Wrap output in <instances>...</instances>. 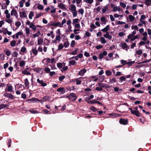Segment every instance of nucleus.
I'll return each instance as SVG.
<instances>
[{
	"label": "nucleus",
	"instance_id": "nucleus-4",
	"mask_svg": "<svg viewBox=\"0 0 151 151\" xmlns=\"http://www.w3.org/2000/svg\"><path fill=\"white\" fill-rule=\"evenodd\" d=\"M123 49H127L126 50L127 51L128 49L129 48V46H128L126 43L124 42H122L121 43L120 45Z\"/></svg>",
	"mask_w": 151,
	"mask_h": 151
},
{
	"label": "nucleus",
	"instance_id": "nucleus-26",
	"mask_svg": "<svg viewBox=\"0 0 151 151\" xmlns=\"http://www.w3.org/2000/svg\"><path fill=\"white\" fill-rule=\"evenodd\" d=\"M145 4L147 6H150L151 4V0H145Z\"/></svg>",
	"mask_w": 151,
	"mask_h": 151
},
{
	"label": "nucleus",
	"instance_id": "nucleus-56",
	"mask_svg": "<svg viewBox=\"0 0 151 151\" xmlns=\"http://www.w3.org/2000/svg\"><path fill=\"white\" fill-rule=\"evenodd\" d=\"M120 80L121 82H122L123 81H125L126 80V78L124 76H121L120 78Z\"/></svg>",
	"mask_w": 151,
	"mask_h": 151
},
{
	"label": "nucleus",
	"instance_id": "nucleus-51",
	"mask_svg": "<svg viewBox=\"0 0 151 151\" xmlns=\"http://www.w3.org/2000/svg\"><path fill=\"white\" fill-rule=\"evenodd\" d=\"M65 78V76H61L59 78V81H61L63 80Z\"/></svg>",
	"mask_w": 151,
	"mask_h": 151
},
{
	"label": "nucleus",
	"instance_id": "nucleus-37",
	"mask_svg": "<svg viewBox=\"0 0 151 151\" xmlns=\"http://www.w3.org/2000/svg\"><path fill=\"white\" fill-rule=\"evenodd\" d=\"M10 45L12 47H14L16 44V41L15 40L11 41L10 43Z\"/></svg>",
	"mask_w": 151,
	"mask_h": 151
},
{
	"label": "nucleus",
	"instance_id": "nucleus-59",
	"mask_svg": "<svg viewBox=\"0 0 151 151\" xmlns=\"http://www.w3.org/2000/svg\"><path fill=\"white\" fill-rule=\"evenodd\" d=\"M79 21V19H74L73 20V22H72V24H74V23H77Z\"/></svg>",
	"mask_w": 151,
	"mask_h": 151
},
{
	"label": "nucleus",
	"instance_id": "nucleus-25",
	"mask_svg": "<svg viewBox=\"0 0 151 151\" xmlns=\"http://www.w3.org/2000/svg\"><path fill=\"white\" fill-rule=\"evenodd\" d=\"M8 104H1L0 105V110L5 108L7 106H8Z\"/></svg>",
	"mask_w": 151,
	"mask_h": 151
},
{
	"label": "nucleus",
	"instance_id": "nucleus-43",
	"mask_svg": "<svg viewBox=\"0 0 151 151\" xmlns=\"http://www.w3.org/2000/svg\"><path fill=\"white\" fill-rule=\"evenodd\" d=\"M26 51V48L24 46L22 47L20 49V51L22 52H25Z\"/></svg>",
	"mask_w": 151,
	"mask_h": 151
},
{
	"label": "nucleus",
	"instance_id": "nucleus-13",
	"mask_svg": "<svg viewBox=\"0 0 151 151\" xmlns=\"http://www.w3.org/2000/svg\"><path fill=\"white\" fill-rule=\"evenodd\" d=\"M109 25H107L106 27H104V28L101 29V31L104 32H105L108 31V30H109L110 29L109 28Z\"/></svg>",
	"mask_w": 151,
	"mask_h": 151
},
{
	"label": "nucleus",
	"instance_id": "nucleus-44",
	"mask_svg": "<svg viewBox=\"0 0 151 151\" xmlns=\"http://www.w3.org/2000/svg\"><path fill=\"white\" fill-rule=\"evenodd\" d=\"M75 41L74 40H73L70 43V46L72 47H73L75 45Z\"/></svg>",
	"mask_w": 151,
	"mask_h": 151
},
{
	"label": "nucleus",
	"instance_id": "nucleus-41",
	"mask_svg": "<svg viewBox=\"0 0 151 151\" xmlns=\"http://www.w3.org/2000/svg\"><path fill=\"white\" fill-rule=\"evenodd\" d=\"M106 74L107 76H110L112 74V72L110 70H107L106 71Z\"/></svg>",
	"mask_w": 151,
	"mask_h": 151
},
{
	"label": "nucleus",
	"instance_id": "nucleus-3",
	"mask_svg": "<svg viewBox=\"0 0 151 151\" xmlns=\"http://www.w3.org/2000/svg\"><path fill=\"white\" fill-rule=\"evenodd\" d=\"M3 96L5 97H6L9 99H11L12 100H13L15 99V97L11 93H4L3 94Z\"/></svg>",
	"mask_w": 151,
	"mask_h": 151
},
{
	"label": "nucleus",
	"instance_id": "nucleus-20",
	"mask_svg": "<svg viewBox=\"0 0 151 151\" xmlns=\"http://www.w3.org/2000/svg\"><path fill=\"white\" fill-rule=\"evenodd\" d=\"M63 65H65V63H63ZM63 63H57V67L60 68H62L63 66Z\"/></svg>",
	"mask_w": 151,
	"mask_h": 151
},
{
	"label": "nucleus",
	"instance_id": "nucleus-39",
	"mask_svg": "<svg viewBox=\"0 0 151 151\" xmlns=\"http://www.w3.org/2000/svg\"><path fill=\"white\" fill-rule=\"evenodd\" d=\"M4 59V53L0 54V60H3Z\"/></svg>",
	"mask_w": 151,
	"mask_h": 151
},
{
	"label": "nucleus",
	"instance_id": "nucleus-14",
	"mask_svg": "<svg viewBox=\"0 0 151 151\" xmlns=\"http://www.w3.org/2000/svg\"><path fill=\"white\" fill-rule=\"evenodd\" d=\"M96 101L97 100L95 99H93L91 100H86V101L87 103L90 104H96Z\"/></svg>",
	"mask_w": 151,
	"mask_h": 151
},
{
	"label": "nucleus",
	"instance_id": "nucleus-64",
	"mask_svg": "<svg viewBox=\"0 0 151 151\" xmlns=\"http://www.w3.org/2000/svg\"><path fill=\"white\" fill-rule=\"evenodd\" d=\"M11 52L9 50H8L6 52V54L8 56H9L11 54Z\"/></svg>",
	"mask_w": 151,
	"mask_h": 151
},
{
	"label": "nucleus",
	"instance_id": "nucleus-32",
	"mask_svg": "<svg viewBox=\"0 0 151 151\" xmlns=\"http://www.w3.org/2000/svg\"><path fill=\"white\" fill-rule=\"evenodd\" d=\"M26 64V62L24 60L20 61L19 65L20 67H23Z\"/></svg>",
	"mask_w": 151,
	"mask_h": 151
},
{
	"label": "nucleus",
	"instance_id": "nucleus-35",
	"mask_svg": "<svg viewBox=\"0 0 151 151\" xmlns=\"http://www.w3.org/2000/svg\"><path fill=\"white\" fill-rule=\"evenodd\" d=\"M23 32H19L15 34L16 38L18 39L19 38V35H22Z\"/></svg>",
	"mask_w": 151,
	"mask_h": 151
},
{
	"label": "nucleus",
	"instance_id": "nucleus-50",
	"mask_svg": "<svg viewBox=\"0 0 151 151\" xmlns=\"http://www.w3.org/2000/svg\"><path fill=\"white\" fill-rule=\"evenodd\" d=\"M136 53L137 54L141 55L142 52V50H137L136 52Z\"/></svg>",
	"mask_w": 151,
	"mask_h": 151
},
{
	"label": "nucleus",
	"instance_id": "nucleus-11",
	"mask_svg": "<svg viewBox=\"0 0 151 151\" xmlns=\"http://www.w3.org/2000/svg\"><path fill=\"white\" fill-rule=\"evenodd\" d=\"M86 72V69H82L78 72V74L80 76H83L84 73Z\"/></svg>",
	"mask_w": 151,
	"mask_h": 151
},
{
	"label": "nucleus",
	"instance_id": "nucleus-7",
	"mask_svg": "<svg viewBox=\"0 0 151 151\" xmlns=\"http://www.w3.org/2000/svg\"><path fill=\"white\" fill-rule=\"evenodd\" d=\"M57 91L58 92H60V93L63 94L65 93V91L64 90V88L63 87H60L58 88L57 90Z\"/></svg>",
	"mask_w": 151,
	"mask_h": 151
},
{
	"label": "nucleus",
	"instance_id": "nucleus-52",
	"mask_svg": "<svg viewBox=\"0 0 151 151\" xmlns=\"http://www.w3.org/2000/svg\"><path fill=\"white\" fill-rule=\"evenodd\" d=\"M120 5L122 7L124 8H125L126 6V5H125V4L124 3L122 2H120L119 3Z\"/></svg>",
	"mask_w": 151,
	"mask_h": 151
},
{
	"label": "nucleus",
	"instance_id": "nucleus-15",
	"mask_svg": "<svg viewBox=\"0 0 151 151\" xmlns=\"http://www.w3.org/2000/svg\"><path fill=\"white\" fill-rule=\"evenodd\" d=\"M132 114L134 115L137 117H139L140 116V113L138 111H134Z\"/></svg>",
	"mask_w": 151,
	"mask_h": 151
},
{
	"label": "nucleus",
	"instance_id": "nucleus-6",
	"mask_svg": "<svg viewBox=\"0 0 151 151\" xmlns=\"http://www.w3.org/2000/svg\"><path fill=\"white\" fill-rule=\"evenodd\" d=\"M51 60V59L49 58H44L42 61V63L45 65H47L50 63Z\"/></svg>",
	"mask_w": 151,
	"mask_h": 151
},
{
	"label": "nucleus",
	"instance_id": "nucleus-62",
	"mask_svg": "<svg viewBox=\"0 0 151 151\" xmlns=\"http://www.w3.org/2000/svg\"><path fill=\"white\" fill-rule=\"evenodd\" d=\"M29 111L32 114H36V113H38L39 112L36 110H29Z\"/></svg>",
	"mask_w": 151,
	"mask_h": 151
},
{
	"label": "nucleus",
	"instance_id": "nucleus-12",
	"mask_svg": "<svg viewBox=\"0 0 151 151\" xmlns=\"http://www.w3.org/2000/svg\"><path fill=\"white\" fill-rule=\"evenodd\" d=\"M108 5L107 4L106 6L103 7V8L102 9V12L103 13H104L106 12L107 10L108 9Z\"/></svg>",
	"mask_w": 151,
	"mask_h": 151
},
{
	"label": "nucleus",
	"instance_id": "nucleus-27",
	"mask_svg": "<svg viewBox=\"0 0 151 151\" xmlns=\"http://www.w3.org/2000/svg\"><path fill=\"white\" fill-rule=\"evenodd\" d=\"M8 32V30L7 28H2L1 32H2L4 33V34L6 35L7 33Z\"/></svg>",
	"mask_w": 151,
	"mask_h": 151
},
{
	"label": "nucleus",
	"instance_id": "nucleus-23",
	"mask_svg": "<svg viewBox=\"0 0 151 151\" xmlns=\"http://www.w3.org/2000/svg\"><path fill=\"white\" fill-rule=\"evenodd\" d=\"M76 64V61L74 60H70L69 61V66H70V65H75Z\"/></svg>",
	"mask_w": 151,
	"mask_h": 151
},
{
	"label": "nucleus",
	"instance_id": "nucleus-54",
	"mask_svg": "<svg viewBox=\"0 0 151 151\" xmlns=\"http://www.w3.org/2000/svg\"><path fill=\"white\" fill-rule=\"evenodd\" d=\"M44 71L46 73H50V69L49 68L47 67V68H45L44 69Z\"/></svg>",
	"mask_w": 151,
	"mask_h": 151
},
{
	"label": "nucleus",
	"instance_id": "nucleus-22",
	"mask_svg": "<svg viewBox=\"0 0 151 151\" xmlns=\"http://www.w3.org/2000/svg\"><path fill=\"white\" fill-rule=\"evenodd\" d=\"M101 7L100 6H98L96 8H95L93 9L94 12H96V13H98L100 11Z\"/></svg>",
	"mask_w": 151,
	"mask_h": 151
},
{
	"label": "nucleus",
	"instance_id": "nucleus-48",
	"mask_svg": "<svg viewBox=\"0 0 151 151\" xmlns=\"http://www.w3.org/2000/svg\"><path fill=\"white\" fill-rule=\"evenodd\" d=\"M63 48V45L62 44H60L58 46V49L57 50H61Z\"/></svg>",
	"mask_w": 151,
	"mask_h": 151
},
{
	"label": "nucleus",
	"instance_id": "nucleus-58",
	"mask_svg": "<svg viewBox=\"0 0 151 151\" xmlns=\"http://www.w3.org/2000/svg\"><path fill=\"white\" fill-rule=\"evenodd\" d=\"M138 35H137L135 36V37H133V38L131 39V41H133L135 39H137L138 38Z\"/></svg>",
	"mask_w": 151,
	"mask_h": 151
},
{
	"label": "nucleus",
	"instance_id": "nucleus-45",
	"mask_svg": "<svg viewBox=\"0 0 151 151\" xmlns=\"http://www.w3.org/2000/svg\"><path fill=\"white\" fill-rule=\"evenodd\" d=\"M25 85L26 86H27L29 85V83L28 80L27 78H26L25 80Z\"/></svg>",
	"mask_w": 151,
	"mask_h": 151
},
{
	"label": "nucleus",
	"instance_id": "nucleus-36",
	"mask_svg": "<svg viewBox=\"0 0 151 151\" xmlns=\"http://www.w3.org/2000/svg\"><path fill=\"white\" fill-rule=\"evenodd\" d=\"M121 63H122V66H124V65H125L126 64H127V61L126 60H120Z\"/></svg>",
	"mask_w": 151,
	"mask_h": 151
},
{
	"label": "nucleus",
	"instance_id": "nucleus-10",
	"mask_svg": "<svg viewBox=\"0 0 151 151\" xmlns=\"http://www.w3.org/2000/svg\"><path fill=\"white\" fill-rule=\"evenodd\" d=\"M37 81L39 83L41 84L42 86H45L47 85V84L43 82V80H40L39 78L37 79Z\"/></svg>",
	"mask_w": 151,
	"mask_h": 151
},
{
	"label": "nucleus",
	"instance_id": "nucleus-40",
	"mask_svg": "<svg viewBox=\"0 0 151 151\" xmlns=\"http://www.w3.org/2000/svg\"><path fill=\"white\" fill-rule=\"evenodd\" d=\"M106 18L104 16L100 18L101 21V22H105L104 23V24H106Z\"/></svg>",
	"mask_w": 151,
	"mask_h": 151
},
{
	"label": "nucleus",
	"instance_id": "nucleus-33",
	"mask_svg": "<svg viewBox=\"0 0 151 151\" xmlns=\"http://www.w3.org/2000/svg\"><path fill=\"white\" fill-rule=\"evenodd\" d=\"M100 40L102 43H105L106 42V41L105 39L103 37H101L100 38Z\"/></svg>",
	"mask_w": 151,
	"mask_h": 151
},
{
	"label": "nucleus",
	"instance_id": "nucleus-16",
	"mask_svg": "<svg viewBox=\"0 0 151 151\" xmlns=\"http://www.w3.org/2000/svg\"><path fill=\"white\" fill-rule=\"evenodd\" d=\"M19 15L21 17H27L26 13L24 12H19Z\"/></svg>",
	"mask_w": 151,
	"mask_h": 151
},
{
	"label": "nucleus",
	"instance_id": "nucleus-49",
	"mask_svg": "<svg viewBox=\"0 0 151 151\" xmlns=\"http://www.w3.org/2000/svg\"><path fill=\"white\" fill-rule=\"evenodd\" d=\"M12 87L11 86H8V88H7V91L8 92H10L12 91Z\"/></svg>",
	"mask_w": 151,
	"mask_h": 151
},
{
	"label": "nucleus",
	"instance_id": "nucleus-18",
	"mask_svg": "<svg viewBox=\"0 0 151 151\" xmlns=\"http://www.w3.org/2000/svg\"><path fill=\"white\" fill-rule=\"evenodd\" d=\"M58 6L59 8H60L62 9H66V8L65 7L63 3H59L58 4Z\"/></svg>",
	"mask_w": 151,
	"mask_h": 151
},
{
	"label": "nucleus",
	"instance_id": "nucleus-5",
	"mask_svg": "<svg viewBox=\"0 0 151 151\" xmlns=\"http://www.w3.org/2000/svg\"><path fill=\"white\" fill-rule=\"evenodd\" d=\"M71 97L73 98V101H75L76 100V97L75 93H71L70 94V95L69 96H67L66 97V98H68L70 99H71Z\"/></svg>",
	"mask_w": 151,
	"mask_h": 151
},
{
	"label": "nucleus",
	"instance_id": "nucleus-42",
	"mask_svg": "<svg viewBox=\"0 0 151 151\" xmlns=\"http://www.w3.org/2000/svg\"><path fill=\"white\" fill-rule=\"evenodd\" d=\"M34 15V13L32 12H30L29 15V19H32V17Z\"/></svg>",
	"mask_w": 151,
	"mask_h": 151
},
{
	"label": "nucleus",
	"instance_id": "nucleus-17",
	"mask_svg": "<svg viewBox=\"0 0 151 151\" xmlns=\"http://www.w3.org/2000/svg\"><path fill=\"white\" fill-rule=\"evenodd\" d=\"M42 70V68L39 67H35L33 68V71L39 73Z\"/></svg>",
	"mask_w": 151,
	"mask_h": 151
},
{
	"label": "nucleus",
	"instance_id": "nucleus-55",
	"mask_svg": "<svg viewBox=\"0 0 151 151\" xmlns=\"http://www.w3.org/2000/svg\"><path fill=\"white\" fill-rule=\"evenodd\" d=\"M12 55L14 56V57H17V56L18 53L17 52L14 51L12 53Z\"/></svg>",
	"mask_w": 151,
	"mask_h": 151
},
{
	"label": "nucleus",
	"instance_id": "nucleus-34",
	"mask_svg": "<svg viewBox=\"0 0 151 151\" xmlns=\"http://www.w3.org/2000/svg\"><path fill=\"white\" fill-rule=\"evenodd\" d=\"M22 73L24 75H30L31 74V73L30 72L26 71V70H24L22 72Z\"/></svg>",
	"mask_w": 151,
	"mask_h": 151
},
{
	"label": "nucleus",
	"instance_id": "nucleus-21",
	"mask_svg": "<svg viewBox=\"0 0 151 151\" xmlns=\"http://www.w3.org/2000/svg\"><path fill=\"white\" fill-rule=\"evenodd\" d=\"M17 12L16 11V10L13 9L12 10L11 12V15H14L16 16L17 14Z\"/></svg>",
	"mask_w": 151,
	"mask_h": 151
},
{
	"label": "nucleus",
	"instance_id": "nucleus-30",
	"mask_svg": "<svg viewBox=\"0 0 151 151\" xmlns=\"http://www.w3.org/2000/svg\"><path fill=\"white\" fill-rule=\"evenodd\" d=\"M63 45L65 47H67L69 46V42L68 41L65 42L63 43Z\"/></svg>",
	"mask_w": 151,
	"mask_h": 151
},
{
	"label": "nucleus",
	"instance_id": "nucleus-29",
	"mask_svg": "<svg viewBox=\"0 0 151 151\" xmlns=\"http://www.w3.org/2000/svg\"><path fill=\"white\" fill-rule=\"evenodd\" d=\"M25 0H21L19 1V6L22 8L23 7V4L25 2Z\"/></svg>",
	"mask_w": 151,
	"mask_h": 151
},
{
	"label": "nucleus",
	"instance_id": "nucleus-47",
	"mask_svg": "<svg viewBox=\"0 0 151 151\" xmlns=\"http://www.w3.org/2000/svg\"><path fill=\"white\" fill-rule=\"evenodd\" d=\"M50 99V97L49 96H45L43 97L42 98V99L44 100H47V101H49Z\"/></svg>",
	"mask_w": 151,
	"mask_h": 151
},
{
	"label": "nucleus",
	"instance_id": "nucleus-61",
	"mask_svg": "<svg viewBox=\"0 0 151 151\" xmlns=\"http://www.w3.org/2000/svg\"><path fill=\"white\" fill-rule=\"evenodd\" d=\"M86 3L90 4H91L93 3V0H84Z\"/></svg>",
	"mask_w": 151,
	"mask_h": 151
},
{
	"label": "nucleus",
	"instance_id": "nucleus-24",
	"mask_svg": "<svg viewBox=\"0 0 151 151\" xmlns=\"http://www.w3.org/2000/svg\"><path fill=\"white\" fill-rule=\"evenodd\" d=\"M32 53L34 55H37L38 52L36 49V47H35V48L32 49Z\"/></svg>",
	"mask_w": 151,
	"mask_h": 151
},
{
	"label": "nucleus",
	"instance_id": "nucleus-9",
	"mask_svg": "<svg viewBox=\"0 0 151 151\" xmlns=\"http://www.w3.org/2000/svg\"><path fill=\"white\" fill-rule=\"evenodd\" d=\"M98 85L99 86H100V87H101L102 88L105 87L106 88H107L108 87L106 83H97V85H96V86Z\"/></svg>",
	"mask_w": 151,
	"mask_h": 151
},
{
	"label": "nucleus",
	"instance_id": "nucleus-63",
	"mask_svg": "<svg viewBox=\"0 0 151 151\" xmlns=\"http://www.w3.org/2000/svg\"><path fill=\"white\" fill-rule=\"evenodd\" d=\"M37 8L39 9L42 10L43 9L44 7L42 5H39L38 6Z\"/></svg>",
	"mask_w": 151,
	"mask_h": 151
},
{
	"label": "nucleus",
	"instance_id": "nucleus-57",
	"mask_svg": "<svg viewBox=\"0 0 151 151\" xmlns=\"http://www.w3.org/2000/svg\"><path fill=\"white\" fill-rule=\"evenodd\" d=\"M110 81L111 83H113H113H115V82H116V80L114 78L111 79H110Z\"/></svg>",
	"mask_w": 151,
	"mask_h": 151
},
{
	"label": "nucleus",
	"instance_id": "nucleus-38",
	"mask_svg": "<svg viewBox=\"0 0 151 151\" xmlns=\"http://www.w3.org/2000/svg\"><path fill=\"white\" fill-rule=\"evenodd\" d=\"M43 42V40L42 39H39L38 40L37 44L38 45H40L42 44Z\"/></svg>",
	"mask_w": 151,
	"mask_h": 151
},
{
	"label": "nucleus",
	"instance_id": "nucleus-1",
	"mask_svg": "<svg viewBox=\"0 0 151 151\" xmlns=\"http://www.w3.org/2000/svg\"><path fill=\"white\" fill-rule=\"evenodd\" d=\"M26 101L27 102L29 103L33 102H39L42 103L43 102H44V101H43L41 99H38L35 98H32L31 99H28Z\"/></svg>",
	"mask_w": 151,
	"mask_h": 151
},
{
	"label": "nucleus",
	"instance_id": "nucleus-8",
	"mask_svg": "<svg viewBox=\"0 0 151 151\" xmlns=\"http://www.w3.org/2000/svg\"><path fill=\"white\" fill-rule=\"evenodd\" d=\"M83 79L82 77H80L79 78L75 79V80H76V84L77 85H80L81 83V79Z\"/></svg>",
	"mask_w": 151,
	"mask_h": 151
},
{
	"label": "nucleus",
	"instance_id": "nucleus-19",
	"mask_svg": "<svg viewBox=\"0 0 151 151\" xmlns=\"http://www.w3.org/2000/svg\"><path fill=\"white\" fill-rule=\"evenodd\" d=\"M70 6L71 7L70 9L72 12L76 11V6L74 4H71L70 5Z\"/></svg>",
	"mask_w": 151,
	"mask_h": 151
},
{
	"label": "nucleus",
	"instance_id": "nucleus-31",
	"mask_svg": "<svg viewBox=\"0 0 151 151\" xmlns=\"http://www.w3.org/2000/svg\"><path fill=\"white\" fill-rule=\"evenodd\" d=\"M90 109L92 111L95 112H96V111H98V110L96 109V108L93 106H91L90 107Z\"/></svg>",
	"mask_w": 151,
	"mask_h": 151
},
{
	"label": "nucleus",
	"instance_id": "nucleus-60",
	"mask_svg": "<svg viewBox=\"0 0 151 151\" xmlns=\"http://www.w3.org/2000/svg\"><path fill=\"white\" fill-rule=\"evenodd\" d=\"M138 26L137 25H135L134 26H133V25L132 26V29H135L136 30H137L138 31Z\"/></svg>",
	"mask_w": 151,
	"mask_h": 151
},
{
	"label": "nucleus",
	"instance_id": "nucleus-46",
	"mask_svg": "<svg viewBox=\"0 0 151 151\" xmlns=\"http://www.w3.org/2000/svg\"><path fill=\"white\" fill-rule=\"evenodd\" d=\"M129 20L131 21L134 20L135 19L134 17L132 15H129Z\"/></svg>",
	"mask_w": 151,
	"mask_h": 151
},
{
	"label": "nucleus",
	"instance_id": "nucleus-28",
	"mask_svg": "<svg viewBox=\"0 0 151 151\" xmlns=\"http://www.w3.org/2000/svg\"><path fill=\"white\" fill-rule=\"evenodd\" d=\"M78 49L77 48H76L74 50V51L71 52L70 54L73 55H76L77 53V52L78 51Z\"/></svg>",
	"mask_w": 151,
	"mask_h": 151
},
{
	"label": "nucleus",
	"instance_id": "nucleus-2",
	"mask_svg": "<svg viewBox=\"0 0 151 151\" xmlns=\"http://www.w3.org/2000/svg\"><path fill=\"white\" fill-rule=\"evenodd\" d=\"M128 121L127 119L120 118L119 120V123L121 124L125 125L128 124Z\"/></svg>",
	"mask_w": 151,
	"mask_h": 151
},
{
	"label": "nucleus",
	"instance_id": "nucleus-53",
	"mask_svg": "<svg viewBox=\"0 0 151 151\" xmlns=\"http://www.w3.org/2000/svg\"><path fill=\"white\" fill-rule=\"evenodd\" d=\"M21 24L20 22L17 21L15 23V25L17 27H19L21 25Z\"/></svg>",
	"mask_w": 151,
	"mask_h": 151
}]
</instances>
